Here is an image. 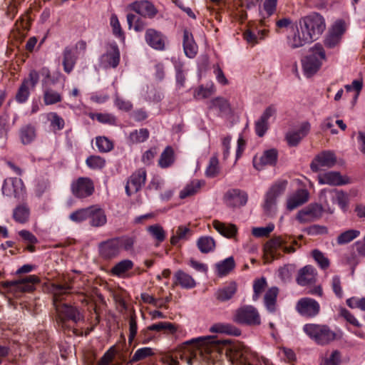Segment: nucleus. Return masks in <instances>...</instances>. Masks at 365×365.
<instances>
[{
  "instance_id": "2f4dec72",
  "label": "nucleus",
  "mask_w": 365,
  "mask_h": 365,
  "mask_svg": "<svg viewBox=\"0 0 365 365\" xmlns=\"http://www.w3.org/2000/svg\"><path fill=\"white\" fill-rule=\"evenodd\" d=\"M89 223L93 227L103 226L107 222L105 212L96 205L90 206Z\"/></svg>"
},
{
  "instance_id": "a19ab883",
  "label": "nucleus",
  "mask_w": 365,
  "mask_h": 365,
  "mask_svg": "<svg viewBox=\"0 0 365 365\" xmlns=\"http://www.w3.org/2000/svg\"><path fill=\"white\" fill-rule=\"evenodd\" d=\"M149 131L147 128H140L133 130L128 138L130 144H137L146 141L149 138Z\"/></svg>"
},
{
  "instance_id": "ea45409f",
  "label": "nucleus",
  "mask_w": 365,
  "mask_h": 365,
  "mask_svg": "<svg viewBox=\"0 0 365 365\" xmlns=\"http://www.w3.org/2000/svg\"><path fill=\"white\" fill-rule=\"evenodd\" d=\"M237 292V284L231 282L228 285L217 290L216 297L218 300L225 302L230 299Z\"/></svg>"
},
{
  "instance_id": "1a4fd4ad",
  "label": "nucleus",
  "mask_w": 365,
  "mask_h": 365,
  "mask_svg": "<svg viewBox=\"0 0 365 365\" xmlns=\"http://www.w3.org/2000/svg\"><path fill=\"white\" fill-rule=\"evenodd\" d=\"M295 309L302 317L311 319L319 314L320 305L312 298L303 297L296 303Z\"/></svg>"
},
{
  "instance_id": "e433bc0d",
  "label": "nucleus",
  "mask_w": 365,
  "mask_h": 365,
  "mask_svg": "<svg viewBox=\"0 0 365 365\" xmlns=\"http://www.w3.org/2000/svg\"><path fill=\"white\" fill-rule=\"evenodd\" d=\"M215 246V240L210 236H202L197 240V247L202 253L213 252Z\"/></svg>"
},
{
  "instance_id": "6e6d98bb",
  "label": "nucleus",
  "mask_w": 365,
  "mask_h": 365,
  "mask_svg": "<svg viewBox=\"0 0 365 365\" xmlns=\"http://www.w3.org/2000/svg\"><path fill=\"white\" fill-rule=\"evenodd\" d=\"M90 207L79 209L69 215V219L76 223L82 222L89 217Z\"/></svg>"
},
{
  "instance_id": "e2e57ef3",
  "label": "nucleus",
  "mask_w": 365,
  "mask_h": 365,
  "mask_svg": "<svg viewBox=\"0 0 365 365\" xmlns=\"http://www.w3.org/2000/svg\"><path fill=\"white\" fill-rule=\"evenodd\" d=\"M220 171L219 161L217 156H212L209 161V164L205 170V175L208 178L215 177Z\"/></svg>"
},
{
  "instance_id": "f8f14e48",
  "label": "nucleus",
  "mask_w": 365,
  "mask_h": 365,
  "mask_svg": "<svg viewBox=\"0 0 365 365\" xmlns=\"http://www.w3.org/2000/svg\"><path fill=\"white\" fill-rule=\"evenodd\" d=\"M287 185V180H281L274 184L267 191L263 205L266 212L269 214L272 211L275 206L277 197L284 192Z\"/></svg>"
},
{
  "instance_id": "393cba45",
  "label": "nucleus",
  "mask_w": 365,
  "mask_h": 365,
  "mask_svg": "<svg viewBox=\"0 0 365 365\" xmlns=\"http://www.w3.org/2000/svg\"><path fill=\"white\" fill-rule=\"evenodd\" d=\"M277 159V152L275 149L265 150L260 157L255 156L253 159V165L257 170H261L264 166L274 165Z\"/></svg>"
},
{
  "instance_id": "f257e3e1",
  "label": "nucleus",
  "mask_w": 365,
  "mask_h": 365,
  "mask_svg": "<svg viewBox=\"0 0 365 365\" xmlns=\"http://www.w3.org/2000/svg\"><path fill=\"white\" fill-rule=\"evenodd\" d=\"M71 289V286L68 284H52L50 288L53 295V305L57 313V321L62 327L67 320L74 323L84 320L83 314L76 307L59 303L61 297L70 293Z\"/></svg>"
},
{
  "instance_id": "f3484780",
  "label": "nucleus",
  "mask_w": 365,
  "mask_h": 365,
  "mask_svg": "<svg viewBox=\"0 0 365 365\" xmlns=\"http://www.w3.org/2000/svg\"><path fill=\"white\" fill-rule=\"evenodd\" d=\"M247 200V193L239 189L230 190L225 195V203L232 207H239L245 205Z\"/></svg>"
},
{
  "instance_id": "9b49d317",
  "label": "nucleus",
  "mask_w": 365,
  "mask_h": 365,
  "mask_svg": "<svg viewBox=\"0 0 365 365\" xmlns=\"http://www.w3.org/2000/svg\"><path fill=\"white\" fill-rule=\"evenodd\" d=\"M71 190L75 197L78 198H86L93 193L95 187L91 178L81 177L72 182Z\"/></svg>"
},
{
  "instance_id": "7ed1b4c3",
  "label": "nucleus",
  "mask_w": 365,
  "mask_h": 365,
  "mask_svg": "<svg viewBox=\"0 0 365 365\" xmlns=\"http://www.w3.org/2000/svg\"><path fill=\"white\" fill-rule=\"evenodd\" d=\"M217 343L215 336H204L191 339L182 344V349L185 351L190 352L192 356L187 359V364L192 365V360L197 356V352L202 354L203 352L210 353L213 346Z\"/></svg>"
},
{
  "instance_id": "a878e982",
  "label": "nucleus",
  "mask_w": 365,
  "mask_h": 365,
  "mask_svg": "<svg viewBox=\"0 0 365 365\" xmlns=\"http://www.w3.org/2000/svg\"><path fill=\"white\" fill-rule=\"evenodd\" d=\"M145 38L147 43L152 48L157 50L165 48V38L160 32L149 29L145 32Z\"/></svg>"
},
{
  "instance_id": "bb28decb",
  "label": "nucleus",
  "mask_w": 365,
  "mask_h": 365,
  "mask_svg": "<svg viewBox=\"0 0 365 365\" xmlns=\"http://www.w3.org/2000/svg\"><path fill=\"white\" fill-rule=\"evenodd\" d=\"M212 226L219 234L228 239L235 238L238 232L237 227L232 223H225L215 220L212 221Z\"/></svg>"
},
{
  "instance_id": "052dcab7",
  "label": "nucleus",
  "mask_w": 365,
  "mask_h": 365,
  "mask_svg": "<svg viewBox=\"0 0 365 365\" xmlns=\"http://www.w3.org/2000/svg\"><path fill=\"white\" fill-rule=\"evenodd\" d=\"M90 118L103 124L115 125L116 118L110 113H90Z\"/></svg>"
},
{
  "instance_id": "4468645a",
  "label": "nucleus",
  "mask_w": 365,
  "mask_h": 365,
  "mask_svg": "<svg viewBox=\"0 0 365 365\" xmlns=\"http://www.w3.org/2000/svg\"><path fill=\"white\" fill-rule=\"evenodd\" d=\"M146 180V171L145 169L140 168L133 173L125 185V192L130 196L138 192L145 185Z\"/></svg>"
},
{
  "instance_id": "aec40b11",
  "label": "nucleus",
  "mask_w": 365,
  "mask_h": 365,
  "mask_svg": "<svg viewBox=\"0 0 365 365\" xmlns=\"http://www.w3.org/2000/svg\"><path fill=\"white\" fill-rule=\"evenodd\" d=\"M311 128L310 123L303 122L297 130H292L287 133L285 135L286 140L289 146H296L309 132Z\"/></svg>"
},
{
  "instance_id": "0eeeda50",
  "label": "nucleus",
  "mask_w": 365,
  "mask_h": 365,
  "mask_svg": "<svg viewBox=\"0 0 365 365\" xmlns=\"http://www.w3.org/2000/svg\"><path fill=\"white\" fill-rule=\"evenodd\" d=\"M232 320L240 324L259 325L260 316L255 307L251 305L242 306L235 310Z\"/></svg>"
},
{
  "instance_id": "b1692460",
  "label": "nucleus",
  "mask_w": 365,
  "mask_h": 365,
  "mask_svg": "<svg viewBox=\"0 0 365 365\" xmlns=\"http://www.w3.org/2000/svg\"><path fill=\"white\" fill-rule=\"evenodd\" d=\"M39 282V279L36 275H29L20 281H11L4 282L6 287H14L21 292H31L34 289V284Z\"/></svg>"
},
{
  "instance_id": "a211bd4d",
  "label": "nucleus",
  "mask_w": 365,
  "mask_h": 365,
  "mask_svg": "<svg viewBox=\"0 0 365 365\" xmlns=\"http://www.w3.org/2000/svg\"><path fill=\"white\" fill-rule=\"evenodd\" d=\"M99 255L105 259H110L120 254V248L116 238L102 242L98 245Z\"/></svg>"
},
{
  "instance_id": "bf43d9fd",
  "label": "nucleus",
  "mask_w": 365,
  "mask_h": 365,
  "mask_svg": "<svg viewBox=\"0 0 365 365\" xmlns=\"http://www.w3.org/2000/svg\"><path fill=\"white\" fill-rule=\"evenodd\" d=\"M120 248V252L123 250L125 251H133L135 243V239L133 237L122 236L115 237Z\"/></svg>"
},
{
  "instance_id": "7c9ffc66",
  "label": "nucleus",
  "mask_w": 365,
  "mask_h": 365,
  "mask_svg": "<svg viewBox=\"0 0 365 365\" xmlns=\"http://www.w3.org/2000/svg\"><path fill=\"white\" fill-rule=\"evenodd\" d=\"M316 269L311 265H307L299 269L297 282L300 286H306L316 280Z\"/></svg>"
},
{
  "instance_id": "9d476101",
  "label": "nucleus",
  "mask_w": 365,
  "mask_h": 365,
  "mask_svg": "<svg viewBox=\"0 0 365 365\" xmlns=\"http://www.w3.org/2000/svg\"><path fill=\"white\" fill-rule=\"evenodd\" d=\"M345 31V22L342 20L336 21L324 38V46L328 48H334L339 46Z\"/></svg>"
},
{
  "instance_id": "4d7b16f0",
  "label": "nucleus",
  "mask_w": 365,
  "mask_h": 365,
  "mask_svg": "<svg viewBox=\"0 0 365 365\" xmlns=\"http://www.w3.org/2000/svg\"><path fill=\"white\" fill-rule=\"evenodd\" d=\"M96 145L101 153H108L113 148V142L104 136L96 138Z\"/></svg>"
},
{
  "instance_id": "473e14b6",
  "label": "nucleus",
  "mask_w": 365,
  "mask_h": 365,
  "mask_svg": "<svg viewBox=\"0 0 365 365\" xmlns=\"http://www.w3.org/2000/svg\"><path fill=\"white\" fill-rule=\"evenodd\" d=\"M205 185V182L202 180L195 179L190 181L180 190V198L185 199L196 195Z\"/></svg>"
},
{
  "instance_id": "0e129e2a",
  "label": "nucleus",
  "mask_w": 365,
  "mask_h": 365,
  "mask_svg": "<svg viewBox=\"0 0 365 365\" xmlns=\"http://www.w3.org/2000/svg\"><path fill=\"white\" fill-rule=\"evenodd\" d=\"M266 287L267 281L264 277H261L260 279L255 280L253 284V301H257L259 298L260 295L262 294Z\"/></svg>"
},
{
  "instance_id": "79ce46f5",
  "label": "nucleus",
  "mask_w": 365,
  "mask_h": 365,
  "mask_svg": "<svg viewBox=\"0 0 365 365\" xmlns=\"http://www.w3.org/2000/svg\"><path fill=\"white\" fill-rule=\"evenodd\" d=\"M29 216L30 210L26 205H20L14 210L13 217L19 223H26L29 220Z\"/></svg>"
},
{
  "instance_id": "72a5a7b5",
  "label": "nucleus",
  "mask_w": 365,
  "mask_h": 365,
  "mask_svg": "<svg viewBox=\"0 0 365 365\" xmlns=\"http://www.w3.org/2000/svg\"><path fill=\"white\" fill-rule=\"evenodd\" d=\"M174 279L175 284H179L184 289H192L196 285V282L192 276L182 270L175 272Z\"/></svg>"
},
{
  "instance_id": "c756f323",
  "label": "nucleus",
  "mask_w": 365,
  "mask_h": 365,
  "mask_svg": "<svg viewBox=\"0 0 365 365\" xmlns=\"http://www.w3.org/2000/svg\"><path fill=\"white\" fill-rule=\"evenodd\" d=\"M23 185V182L19 178L6 180L2 186V192L6 196L14 195L16 197L22 191Z\"/></svg>"
},
{
  "instance_id": "58836bf2",
  "label": "nucleus",
  "mask_w": 365,
  "mask_h": 365,
  "mask_svg": "<svg viewBox=\"0 0 365 365\" xmlns=\"http://www.w3.org/2000/svg\"><path fill=\"white\" fill-rule=\"evenodd\" d=\"M174 161V150L171 146H167L160 156L158 165L162 168H167L171 166Z\"/></svg>"
},
{
  "instance_id": "de8ad7c7",
  "label": "nucleus",
  "mask_w": 365,
  "mask_h": 365,
  "mask_svg": "<svg viewBox=\"0 0 365 365\" xmlns=\"http://www.w3.org/2000/svg\"><path fill=\"white\" fill-rule=\"evenodd\" d=\"M149 331H160L162 330L168 331L170 334H174L178 331L177 327L168 322H160L156 324H151L147 327Z\"/></svg>"
},
{
  "instance_id": "13d9d810",
  "label": "nucleus",
  "mask_w": 365,
  "mask_h": 365,
  "mask_svg": "<svg viewBox=\"0 0 365 365\" xmlns=\"http://www.w3.org/2000/svg\"><path fill=\"white\" fill-rule=\"evenodd\" d=\"M278 0H264L262 5V10L260 11L261 15L265 17H269L274 14L277 9Z\"/></svg>"
},
{
  "instance_id": "4be33fe9",
  "label": "nucleus",
  "mask_w": 365,
  "mask_h": 365,
  "mask_svg": "<svg viewBox=\"0 0 365 365\" xmlns=\"http://www.w3.org/2000/svg\"><path fill=\"white\" fill-rule=\"evenodd\" d=\"M323 212L321 205L315 204L311 205L304 209L298 212L297 219L302 223L309 222L319 218Z\"/></svg>"
},
{
  "instance_id": "864d4df0",
  "label": "nucleus",
  "mask_w": 365,
  "mask_h": 365,
  "mask_svg": "<svg viewBox=\"0 0 365 365\" xmlns=\"http://www.w3.org/2000/svg\"><path fill=\"white\" fill-rule=\"evenodd\" d=\"M360 235V232L356 230H349L341 233L337 239L336 242L339 245H344L350 242L353 240L358 237Z\"/></svg>"
},
{
  "instance_id": "09e8293b",
  "label": "nucleus",
  "mask_w": 365,
  "mask_h": 365,
  "mask_svg": "<svg viewBox=\"0 0 365 365\" xmlns=\"http://www.w3.org/2000/svg\"><path fill=\"white\" fill-rule=\"evenodd\" d=\"M110 26L113 34L121 41L125 40V34L122 29L118 18L115 14H112L110 17Z\"/></svg>"
},
{
  "instance_id": "ddd939ff",
  "label": "nucleus",
  "mask_w": 365,
  "mask_h": 365,
  "mask_svg": "<svg viewBox=\"0 0 365 365\" xmlns=\"http://www.w3.org/2000/svg\"><path fill=\"white\" fill-rule=\"evenodd\" d=\"M313 41L309 35L299 25V22L297 23L296 31L294 34L287 37V46L292 49L302 47Z\"/></svg>"
},
{
  "instance_id": "2eb2a0df",
  "label": "nucleus",
  "mask_w": 365,
  "mask_h": 365,
  "mask_svg": "<svg viewBox=\"0 0 365 365\" xmlns=\"http://www.w3.org/2000/svg\"><path fill=\"white\" fill-rule=\"evenodd\" d=\"M247 349L241 344H233L227 349L226 355L229 361L235 365H246Z\"/></svg>"
},
{
  "instance_id": "680f3d73",
  "label": "nucleus",
  "mask_w": 365,
  "mask_h": 365,
  "mask_svg": "<svg viewBox=\"0 0 365 365\" xmlns=\"http://www.w3.org/2000/svg\"><path fill=\"white\" fill-rule=\"evenodd\" d=\"M148 232L158 242H161L165 239V232L159 225H153L147 227Z\"/></svg>"
},
{
  "instance_id": "20e7f679",
  "label": "nucleus",
  "mask_w": 365,
  "mask_h": 365,
  "mask_svg": "<svg viewBox=\"0 0 365 365\" xmlns=\"http://www.w3.org/2000/svg\"><path fill=\"white\" fill-rule=\"evenodd\" d=\"M298 22L314 41L320 38L327 26L324 16L317 12H312L300 18Z\"/></svg>"
},
{
  "instance_id": "a18cd8bd",
  "label": "nucleus",
  "mask_w": 365,
  "mask_h": 365,
  "mask_svg": "<svg viewBox=\"0 0 365 365\" xmlns=\"http://www.w3.org/2000/svg\"><path fill=\"white\" fill-rule=\"evenodd\" d=\"M235 267L234 258L230 257L216 264L218 275L225 276L232 271Z\"/></svg>"
},
{
  "instance_id": "c85d7f7f",
  "label": "nucleus",
  "mask_w": 365,
  "mask_h": 365,
  "mask_svg": "<svg viewBox=\"0 0 365 365\" xmlns=\"http://www.w3.org/2000/svg\"><path fill=\"white\" fill-rule=\"evenodd\" d=\"M182 45L184 52L188 58H192L196 56L198 47L194 40L192 34L187 29L183 31Z\"/></svg>"
},
{
  "instance_id": "6e6552de",
  "label": "nucleus",
  "mask_w": 365,
  "mask_h": 365,
  "mask_svg": "<svg viewBox=\"0 0 365 365\" xmlns=\"http://www.w3.org/2000/svg\"><path fill=\"white\" fill-rule=\"evenodd\" d=\"M39 81V74L36 70L30 71L28 77L25 78L20 85L16 94V101L19 103H26Z\"/></svg>"
},
{
  "instance_id": "6ab92c4d",
  "label": "nucleus",
  "mask_w": 365,
  "mask_h": 365,
  "mask_svg": "<svg viewBox=\"0 0 365 365\" xmlns=\"http://www.w3.org/2000/svg\"><path fill=\"white\" fill-rule=\"evenodd\" d=\"M319 183L321 185H343L350 182L347 176H342L339 172L329 171L318 176Z\"/></svg>"
},
{
  "instance_id": "8fccbe9b",
  "label": "nucleus",
  "mask_w": 365,
  "mask_h": 365,
  "mask_svg": "<svg viewBox=\"0 0 365 365\" xmlns=\"http://www.w3.org/2000/svg\"><path fill=\"white\" fill-rule=\"evenodd\" d=\"M153 349L150 347H143L137 349L132 358L128 362V364H132L137 361L146 359L154 355Z\"/></svg>"
},
{
  "instance_id": "37998d69",
  "label": "nucleus",
  "mask_w": 365,
  "mask_h": 365,
  "mask_svg": "<svg viewBox=\"0 0 365 365\" xmlns=\"http://www.w3.org/2000/svg\"><path fill=\"white\" fill-rule=\"evenodd\" d=\"M133 267V262L130 259H123L118 262L112 269L111 273L114 276L123 277L128 271Z\"/></svg>"
},
{
  "instance_id": "3c124183",
  "label": "nucleus",
  "mask_w": 365,
  "mask_h": 365,
  "mask_svg": "<svg viewBox=\"0 0 365 365\" xmlns=\"http://www.w3.org/2000/svg\"><path fill=\"white\" fill-rule=\"evenodd\" d=\"M76 58L71 48H66L63 51V65L64 71L69 73L73 68Z\"/></svg>"
},
{
  "instance_id": "69168bd1",
  "label": "nucleus",
  "mask_w": 365,
  "mask_h": 365,
  "mask_svg": "<svg viewBox=\"0 0 365 365\" xmlns=\"http://www.w3.org/2000/svg\"><path fill=\"white\" fill-rule=\"evenodd\" d=\"M341 362V354L338 350H334L323 359V365H339Z\"/></svg>"
},
{
  "instance_id": "f704fd0d",
  "label": "nucleus",
  "mask_w": 365,
  "mask_h": 365,
  "mask_svg": "<svg viewBox=\"0 0 365 365\" xmlns=\"http://www.w3.org/2000/svg\"><path fill=\"white\" fill-rule=\"evenodd\" d=\"M210 331L212 333L226 334L233 336H240L241 334V331L238 328L232 324L225 323L213 324L210 328Z\"/></svg>"
},
{
  "instance_id": "423d86ee",
  "label": "nucleus",
  "mask_w": 365,
  "mask_h": 365,
  "mask_svg": "<svg viewBox=\"0 0 365 365\" xmlns=\"http://www.w3.org/2000/svg\"><path fill=\"white\" fill-rule=\"evenodd\" d=\"M303 331L312 340L319 345H327L334 341L336 333L326 324H306L303 327Z\"/></svg>"
},
{
  "instance_id": "774afa93",
  "label": "nucleus",
  "mask_w": 365,
  "mask_h": 365,
  "mask_svg": "<svg viewBox=\"0 0 365 365\" xmlns=\"http://www.w3.org/2000/svg\"><path fill=\"white\" fill-rule=\"evenodd\" d=\"M86 165L91 169H101L106 165L105 160L98 155H91L86 160Z\"/></svg>"
},
{
  "instance_id": "cd10ccee",
  "label": "nucleus",
  "mask_w": 365,
  "mask_h": 365,
  "mask_svg": "<svg viewBox=\"0 0 365 365\" xmlns=\"http://www.w3.org/2000/svg\"><path fill=\"white\" fill-rule=\"evenodd\" d=\"M309 192L305 189H299L291 195L287 202V207L289 210H293L303 205L309 200Z\"/></svg>"
},
{
  "instance_id": "c03bdc74",
  "label": "nucleus",
  "mask_w": 365,
  "mask_h": 365,
  "mask_svg": "<svg viewBox=\"0 0 365 365\" xmlns=\"http://www.w3.org/2000/svg\"><path fill=\"white\" fill-rule=\"evenodd\" d=\"M215 92V88L212 82L206 86H200L194 91V98L197 100L207 98Z\"/></svg>"
},
{
  "instance_id": "c9c22d12",
  "label": "nucleus",
  "mask_w": 365,
  "mask_h": 365,
  "mask_svg": "<svg viewBox=\"0 0 365 365\" xmlns=\"http://www.w3.org/2000/svg\"><path fill=\"white\" fill-rule=\"evenodd\" d=\"M278 288L276 287H271L265 293L264 301V305L268 312L273 313L276 311L277 297L278 295Z\"/></svg>"
},
{
  "instance_id": "338daca9",
  "label": "nucleus",
  "mask_w": 365,
  "mask_h": 365,
  "mask_svg": "<svg viewBox=\"0 0 365 365\" xmlns=\"http://www.w3.org/2000/svg\"><path fill=\"white\" fill-rule=\"evenodd\" d=\"M210 108H217L221 112H226L230 110V104L224 98L217 97L210 101Z\"/></svg>"
},
{
  "instance_id": "4c0bfd02",
  "label": "nucleus",
  "mask_w": 365,
  "mask_h": 365,
  "mask_svg": "<svg viewBox=\"0 0 365 365\" xmlns=\"http://www.w3.org/2000/svg\"><path fill=\"white\" fill-rule=\"evenodd\" d=\"M330 195L332 202L338 204L343 210H346L349 204L348 194L343 190L334 189L330 191Z\"/></svg>"
},
{
  "instance_id": "5fc2aeb1",
  "label": "nucleus",
  "mask_w": 365,
  "mask_h": 365,
  "mask_svg": "<svg viewBox=\"0 0 365 365\" xmlns=\"http://www.w3.org/2000/svg\"><path fill=\"white\" fill-rule=\"evenodd\" d=\"M47 118L50 121L52 129L56 130H61L65 126V121L60 115L55 112L48 113Z\"/></svg>"
},
{
  "instance_id": "603ef678",
  "label": "nucleus",
  "mask_w": 365,
  "mask_h": 365,
  "mask_svg": "<svg viewBox=\"0 0 365 365\" xmlns=\"http://www.w3.org/2000/svg\"><path fill=\"white\" fill-rule=\"evenodd\" d=\"M36 137V131L34 126L28 125L20 130V138L23 144L31 143Z\"/></svg>"
},
{
  "instance_id": "dca6fc26",
  "label": "nucleus",
  "mask_w": 365,
  "mask_h": 365,
  "mask_svg": "<svg viewBox=\"0 0 365 365\" xmlns=\"http://www.w3.org/2000/svg\"><path fill=\"white\" fill-rule=\"evenodd\" d=\"M336 163L335 154L329 150H326L318 154L311 163V168L313 171L317 172L322 168H331Z\"/></svg>"
},
{
  "instance_id": "39448f33",
  "label": "nucleus",
  "mask_w": 365,
  "mask_h": 365,
  "mask_svg": "<svg viewBox=\"0 0 365 365\" xmlns=\"http://www.w3.org/2000/svg\"><path fill=\"white\" fill-rule=\"evenodd\" d=\"M325 60L326 53L322 45L320 43L314 44L310 48L309 54L302 61L304 76L309 78L315 74Z\"/></svg>"
},
{
  "instance_id": "49530a36",
  "label": "nucleus",
  "mask_w": 365,
  "mask_h": 365,
  "mask_svg": "<svg viewBox=\"0 0 365 365\" xmlns=\"http://www.w3.org/2000/svg\"><path fill=\"white\" fill-rule=\"evenodd\" d=\"M43 103L46 106L53 105L62 101V96L58 92L46 88L43 91Z\"/></svg>"
},
{
  "instance_id": "f03ea898",
  "label": "nucleus",
  "mask_w": 365,
  "mask_h": 365,
  "mask_svg": "<svg viewBox=\"0 0 365 365\" xmlns=\"http://www.w3.org/2000/svg\"><path fill=\"white\" fill-rule=\"evenodd\" d=\"M287 242L288 240L281 236L274 237L268 240L263 247V257L265 262L269 263L279 257L281 255L278 251L281 248L286 253H294L296 251L294 245H298L297 242L293 240L292 245L290 246H287Z\"/></svg>"
},
{
  "instance_id": "412c9836",
  "label": "nucleus",
  "mask_w": 365,
  "mask_h": 365,
  "mask_svg": "<svg viewBox=\"0 0 365 365\" xmlns=\"http://www.w3.org/2000/svg\"><path fill=\"white\" fill-rule=\"evenodd\" d=\"M120 51L118 46L110 44L108 48L106 53L101 57V63L106 68H115L119 64Z\"/></svg>"
},
{
  "instance_id": "5701e85b",
  "label": "nucleus",
  "mask_w": 365,
  "mask_h": 365,
  "mask_svg": "<svg viewBox=\"0 0 365 365\" xmlns=\"http://www.w3.org/2000/svg\"><path fill=\"white\" fill-rule=\"evenodd\" d=\"M130 8L140 16L150 19L158 13L157 9L149 1H136L130 4Z\"/></svg>"
}]
</instances>
